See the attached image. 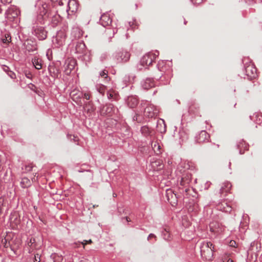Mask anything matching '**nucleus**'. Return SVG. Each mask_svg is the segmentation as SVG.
<instances>
[{
  "instance_id": "1",
  "label": "nucleus",
  "mask_w": 262,
  "mask_h": 262,
  "mask_svg": "<svg viewBox=\"0 0 262 262\" xmlns=\"http://www.w3.org/2000/svg\"><path fill=\"white\" fill-rule=\"evenodd\" d=\"M202 257L207 261H211L213 259L214 246L210 242H203L200 246Z\"/></svg>"
},
{
  "instance_id": "2",
  "label": "nucleus",
  "mask_w": 262,
  "mask_h": 262,
  "mask_svg": "<svg viewBox=\"0 0 262 262\" xmlns=\"http://www.w3.org/2000/svg\"><path fill=\"white\" fill-rule=\"evenodd\" d=\"M76 64V61L75 59L69 58L64 63V73L66 75H69L71 74L72 71L75 68Z\"/></svg>"
},
{
  "instance_id": "3",
  "label": "nucleus",
  "mask_w": 262,
  "mask_h": 262,
  "mask_svg": "<svg viewBox=\"0 0 262 262\" xmlns=\"http://www.w3.org/2000/svg\"><path fill=\"white\" fill-rule=\"evenodd\" d=\"M156 58V55L152 53H148L143 56L141 59V64L143 66L150 65Z\"/></svg>"
},
{
  "instance_id": "4",
  "label": "nucleus",
  "mask_w": 262,
  "mask_h": 262,
  "mask_svg": "<svg viewBox=\"0 0 262 262\" xmlns=\"http://www.w3.org/2000/svg\"><path fill=\"white\" fill-rule=\"evenodd\" d=\"M210 232L214 234H220L224 230V227L217 222H212L209 225Z\"/></svg>"
},
{
  "instance_id": "5",
  "label": "nucleus",
  "mask_w": 262,
  "mask_h": 262,
  "mask_svg": "<svg viewBox=\"0 0 262 262\" xmlns=\"http://www.w3.org/2000/svg\"><path fill=\"white\" fill-rule=\"evenodd\" d=\"M71 97L73 100L75 101L77 104L82 105L83 102L81 101V98L83 97V94L77 90H74L71 92Z\"/></svg>"
},
{
  "instance_id": "6",
  "label": "nucleus",
  "mask_w": 262,
  "mask_h": 262,
  "mask_svg": "<svg viewBox=\"0 0 262 262\" xmlns=\"http://www.w3.org/2000/svg\"><path fill=\"white\" fill-rule=\"evenodd\" d=\"M158 110L153 105L147 106L144 110V115L148 118H152L157 115Z\"/></svg>"
},
{
  "instance_id": "7",
  "label": "nucleus",
  "mask_w": 262,
  "mask_h": 262,
  "mask_svg": "<svg viewBox=\"0 0 262 262\" xmlns=\"http://www.w3.org/2000/svg\"><path fill=\"white\" fill-rule=\"evenodd\" d=\"M246 75L250 78H254L257 76V69L253 64H249L245 68Z\"/></svg>"
},
{
  "instance_id": "8",
  "label": "nucleus",
  "mask_w": 262,
  "mask_h": 262,
  "mask_svg": "<svg viewBox=\"0 0 262 262\" xmlns=\"http://www.w3.org/2000/svg\"><path fill=\"white\" fill-rule=\"evenodd\" d=\"M166 193L168 202L172 206L176 205L178 201L176 194L171 189H167Z\"/></svg>"
},
{
  "instance_id": "9",
  "label": "nucleus",
  "mask_w": 262,
  "mask_h": 262,
  "mask_svg": "<svg viewBox=\"0 0 262 262\" xmlns=\"http://www.w3.org/2000/svg\"><path fill=\"white\" fill-rule=\"evenodd\" d=\"M10 220L11 226L13 228H17L20 222L19 215L16 212L11 214Z\"/></svg>"
},
{
  "instance_id": "10",
  "label": "nucleus",
  "mask_w": 262,
  "mask_h": 262,
  "mask_svg": "<svg viewBox=\"0 0 262 262\" xmlns=\"http://www.w3.org/2000/svg\"><path fill=\"white\" fill-rule=\"evenodd\" d=\"M47 32L42 27H37L34 29V34L39 40H43L47 37Z\"/></svg>"
},
{
  "instance_id": "11",
  "label": "nucleus",
  "mask_w": 262,
  "mask_h": 262,
  "mask_svg": "<svg viewBox=\"0 0 262 262\" xmlns=\"http://www.w3.org/2000/svg\"><path fill=\"white\" fill-rule=\"evenodd\" d=\"M19 13V11L16 8L11 7L7 11V17L10 20H13L18 16Z\"/></svg>"
},
{
  "instance_id": "12",
  "label": "nucleus",
  "mask_w": 262,
  "mask_h": 262,
  "mask_svg": "<svg viewBox=\"0 0 262 262\" xmlns=\"http://www.w3.org/2000/svg\"><path fill=\"white\" fill-rule=\"evenodd\" d=\"M28 246L30 248L29 250V253H32L34 250H40L41 245L36 242L35 239L34 238H30L28 243Z\"/></svg>"
},
{
  "instance_id": "13",
  "label": "nucleus",
  "mask_w": 262,
  "mask_h": 262,
  "mask_svg": "<svg viewBox=\"0 0 262 262\" xmlns=\"http://www.w3.org/2000/svg\"><path fill=\"white\" fill-rule=\"evenodd\" d=\"M232 185L229 182H226L222 184L220 189V193L222 196H225L231 189Z\"/></svg>"
},
{
  "instance_id": "14",
  "label": "nucleus",
  "mask_w": 262,
  "mask_h": 262,
  "mask_svg": "<svg viewBox=\"0 0 262 262\" xmlns=\"http://www.w3.org/2000/svg\"><path fill=\"white\" fill-rule=\"evenodd\" d=\"M130 54L129 52L124 51L118 53L117 59L119 62H126L130 58Z\"/></svg>"
},
{
  "instance_id": "15",
  "label": "nucleus",
  "mask_w": 262,
  "mask_h": 262,
  "mask_svg": "<svg viewBox=\"0 0 262 262\" xmlns=\"http://www.w3.org/2000/svg\"><path fill=\"white\" fill-rule=\"evenodd\" d=\"M115 108L112 104L106 105L103 107L101 111V113L103 115H111L115 111Z\"/></svg>"
},
{
  "instance_id": "16",
  "label": "nucleus",
  "mask_w": 262,
  "mask_h": 262,
  "mask_svg": "<svg viewBox=\"0 0 262 262\" xmlns=\"http://www.w3.org/2000/svg\"><path fill=\"white\" fill-rule=\"evenodd\" d=\"M127 103L128 106L130 108H134L137 105L138 103V100L136 97L134 96H130L128 97L127 99Z\"/></svg>"
},
{
  "instance_id": "17",
  "label": "nucleus",
  "mask_w": 262,
  "mask_h": 262,
  "mask_svg": "<svg viewBox=\"0 0 262 262\" xmlns=\"http://www.w3.org/2000/svg\"><path fill=\"white\" fill-rule=\"evenodd\" d=\"M26 50L28 52H32L36 50V46L33 42L31 40H27L25 43Z\"/></svg>"
},
{
  "instance_id": "18",
  "label": "nucleus",
  "mask_w": 262,
  "mask_h": 262,
  "mask_svg": "<svg viewBox=\"0 0 262 262\" xmlns=\"http://www.w3.org/2000/svg\"><path fill=\"white\" fill-rule=\"evenodd\" d=\"M100 20L103 26H105L110 25L111 23V19L107 14H104L102 15Z\"/></svg>"
},
{
  "instance_id": "19",
  "label": "nucleus",
  "mask_w": 262,
  "mask_h": 262,
  "mask_svg": "<svg viewBox=\"0 0 262 262\" xmlns=\"http://www.w3.org/2000/svg\"><path fill=\"white\" fill-rule=\"evenodd\" d=\"M209 137V134L206 131L203 130L199 134L198 142L199 143L204 142L205 140H208Z\"/></svg>"
},
{
  "instance_id": "20",
  "label": "nucleus",
  "mask_w": 262,
  "mask_h": 262,
  "mask_svg": "<svg viewBox=\"0 0 262 262\" xmlns=\"http://www.w3.org/2000/svg\"><path fill=\"white\" fill-rule=\"evenodd\" d=\"M238 148L239 150L240 154H243L245 150L248 149V145L245 141H242L239 142L238 144Z\"/></svg>"
},
{
  "instance_id": "21",
  "label": "nucleus",
  "mask_w": 262,
  "mask_h": 262,
  "mask_svg": "<svg viewBox=\"0 0 262 262\" xmlns=\"http://www.w3.org/2000/svg\"><path fill=\"white\" fill-rule=\"evenodd\" d=\"M151 146L153 150L156 154L158 155L161 153V146L157 141H152Z\"/></svg>"
},
{
  "instance_id": "22",
  "label": "nucleus",
  "mask_w": 262,
  "mask_h": 262,
  "mask_svg": "<svg viewBox=\"0 0 262 262\" xmlns=\"http://www.w3.org/2000/svg\"><path fill=\"white\" fill-rule=\"evenodd\" d=\"M155 86L154 81L151 79H146L143 84V88L144 89L148 90L150 88Z\"/></svg>"
},
{
  "instance_id": "23",
  "label": "nucleus",
  "mask_w": 262,
  "mask_h": 262,
  "mask_svg": "<svg viewBox=\"0 0 262 262\" xmlns=\"http://www.w3.org/2000/svg\"><path fill=\"white\" fill-rule=\"evenodd\" d=\"M218 209H220L222 211L226 212H230L231 211V208L227 203H225L223 204H219L217 206Z\"/></svg>"
},
{
  "instance_id": "24",
  "label": "nucleus",
  "mask_w": 262,
  "mask_h": 262,
  "mask_svg": "<svg viewBox=\"0 0 262 262\" xmlns=\"http://www.w3.org/2000/svg\"><path fill=\"white\" fill-rule=\"evenodd\" d=\"M68 6L69 11H71L72 12H74L77 10V4L74 0L69 1Z\"/></svg>"
},
{
  "instance_id": "25",
  "label": "nucleus",
  "mask_w": 262,
  "mask_h": 262,
  "mask_svg": "<svg viewBox=\"0 0 262 262\" xmlns=\"http://www.w3.org/2000/svg\"><path fill=\"white\" fill-rule=\"evenodd\" d=\"M32 63L36 69L39 70L42 68L41 60L34 57L32 59Z\"/></svg>"
},
{
  "instance_id": "26",
  "label": "nucleus",
  "mask_w": 262,
  "mask_h": 262,
  "mask_svg": "<svg viewBox=\"0 0 262 262\" xmlns=\"http://www.w3.org/2000/svg\"><path fill=\"white\" fill-rule=\"evenodd\" d=\"M20 185L22 187L27 188L31 186V183L28 178L26 177H24L21 179V181L20 182Z\"/></svg>"
},
{
  "instance_id": "27",
  "label": "nucleus",
  "mask_w": 262,
  "mask_h": 262,
  "mask_svg": "<svg viewBox=\"0 0 262 262\" xmlns=\"http://www.w3.org/2000/svg\"><path fill=\"white\" fill-rule=\"evenodd\" d=\"M85 45L83 42H78L75 46L76 52L77 53H81L85 49Z\"/></svg>"
},
{
  "instance_id": "28",
  "label": "nucleus",
  "mask_w": 262,
  "mask_h": 262,
  "mask_svg": "<svg viewBox=\"0 0 262 262\" xmlns=\"http://www.w3.org/2000/svg\"><path fill=\"white\" fill-rule=\"evenodd\" d=\"M141 132L144 136H149L152 135V130L147 126H143L141 127Z\"/></svg>"
},
{
  "instance_id": "29",
  "label": "nucleus",
  "mask_w": 262,
  "mask_h": 262,
  "mask_svg": "<svg viewBox=\"0 0 262 262\" xmlns=\"http://www.w3.org/2000/svg\"><path fill=\"white\" fill-rule=\"evenodd\" d=\"M51 257L53 260V262H62L63 258L61 255H59L57 254H52Z\"/></svg>"
},
{
  "instance_id": "30",
  "label": "nucleus",
  "mask_w": 262,
  "mask_h": 262,
  "mask_svg": "<svg viewBox=\"0 0 262 262\" xmlns=\"http://www.w3.org/2000/svg\"><path fill=\"white\" fill-rule=\"evenodd\" d=\"M84 110L86 111L87 112L91 113L92 112H93L94 111V108L93 106L92 105V104L89 102L88 104H85V106L84 107Z\"/></svg>"
},
{
  "instance_id": "31",
  "label": "nucleus",
  "mask_w": 262,
  "mask_h": 262,
  "mask_svg": "<svg viewBox=\"0 0 262 262\" xmlns=\"http://www.w3.org/2000/svg\"><path fill=\"white\" fill-rule=\"evenodd\" d=\"M56 40L57 41V43L58 46H62L64 42V38L60 37L59 38V35H58L57 36Z\"/></svg>"
},
{
  "instance_id": "32",
  "label": "nucleus",
  "mask_w": 262,
  "mask_h": 262,
  "mask_svg": "<svg viewBox=\"0 0 262 262\" xmlns=\"http://www.w3.org/2000/svg\"><path fill=\"white\" fill-rule=\"evenodd\" d=\"M105 89H106V88L103 85H100L97 88L98 91L103 95L104 94Z\"/></svg>"
},
{
  "instance_id": "33",
  "label": "nucleus",
  "mask_w": 262,
  "mask_h": 262,
  "mask_svg": "<svg viewBox=\"0 0 262 262\" xmlns=\"http://www.w3.org/2000/svg\"><path fill=\"white\" fill-rule=\"evenodd\" d=\"M156 165H158L159 166V168H158V169H160L163 167L162 164L160 160L152 162V166L153 167H155Z\"/></svg>"
},
{
  "instance_id": "34",
  "label": "nucleus",
  "mask_w": 262,
  "mask_h": 262,
  "mask_svg": "<svg viewBox=\"0 0 262 262\" xmlns=\"http://www.w3.org/2000/svg\"><path fill=\"white\" fill-rule=\"evenodd\" d=\"M41 252H37L34 255V262H39L40 261Z\"/></svg>"
},
{
  "instance_id": "35",
  "label": "nucleus",
  "mask_w": 262,
  "mask_h": 262,
  "mask_svg": "<svg viewBox=\"0 0 262 262\" xmlns=\"http://www.w3.org/2000/svg\"><path fill=\"white\" fill-rule=\"evenodd\" d=\"M190 180L186 178H182L180 182V184L182 186L185 185L186 184H188Z\"/></svg>"
},
{
  "instance_id": "36",
  "label": "nucleus",
  "mask_w": 262,
  "mask_h": 262,
  "mask_svg": "<svg viewBox=\"0 0 262 262\" xmlns=\"http://www.w3.org/2000/svg\"><path fill=\"white\" fill-rule=\"evenodd\" d=\"M117 97L116 94L113 92H109L108 93V98L109 99H116Z\"/></svg>"
},
{
  "instance_id": "37",
  "label": "nucleus",
  "mask_w": 262,
  "mask_h": 262,
  "mask_svg": "<svg viewBox=\"0 0 262 262\" xmlns=\"http://www.w3.org/2000/svg\"><path fill=\"white\" fill-rule=\"evenodd\" d=\"M182 224L184 226L187 227L190 225V223L187 221L185 218H183L182 220Z\"/></svg>"
},
{
  "instance_id": "38",
  "label": "nucleus",
  "mask_w": 262,
  "mask_h": 262,
  "mask_svg": "<svg viewBox=\"0 0 262 262\" xmlns=\"http://www.w3.org/2000/svg\"><path fill=\"white\" fill-rule=\"evenodd\" d=\"M33 167V166L32 164H30L28 165H26L25 167V171L26 172H29L32 170Z\"/></svg>"
},
{
  "instance_id": "39",
  "label": "nucleus",
  "mask_w": 262,
  "mask_h": 262,
  "mask_svg": "<svg viewBox=\"0 0 262 262\" xmlns=\"http://www.w3.org/2000/svg\"><path fill=\"white\" fill-rule=\"evenodd\" d=\"M107 71L104 70L100 72V75L101 76V77L106 78L107 77Z\"/></svg>"
},
{
  "instance_id": "40",
  "label": "nucleus",
  "mask_w": 262,
  "mask_h": 262,
  "mask_svg": "<svg viewBox=\"0 0 262 262\" xmlns=\"http://www.w3.org/2000/svg\"><path fill=\"white\" fill-rule=\"evenodd\" d=\"M118 211L119 213V215H121L122 214L124 213L125 209L123 207H119L118 208Z\"/></svg>"
},
{
  "instance_id": "41",
  "label": "nucleus",
  "mask_w": 262,
  "mask_h": 262,
  "mask_svg": "<svg viewBox=\"0 0 262 262\" xmlns=\"http://www.w3.org/2000/svg\"><path fill=\"white\" fill-rule=\"evenodd\" d=\"M91 243H92V241L91 239H90L89 241L84 240L82 242H81V244L83 245V247H84L86 244H90Z\"/></svg>"
},
{
  "instance_id": "42",
  "label": "nucleus",
  "mask_w": 262,
  "mask_h": 262,
  "mask_svg": "<svg viewBox=\"0 0 262 262\" xmlns=\"http://www.w3.org/2000/svg\"><path fill=\"white\" fill-rule=\"evenodd\" d=\"M229 246L235 248L236 247L237 244L235 241L232 240L229 242Z\"/></svg>"
},
{
  "instance_id": "43",
  "label": "nucleus",
  "mask_w": 262,
  "mask_h": 262,
  "mask_svg": "<svg viewBox=\"0 0 262 262\" xmlns=\"http://www.w3.org/2000/svg\"><path fill=\"white\" fill-rule=\"evenodd\" d=\"M11 40V37L9 35L7 37H5V38L3 39V41L4 43H8L10 42V40Z\"/></svg>"
},
{
  "instance_id": "44",
  "label": "nucleus",
  "mask_w": 262,
  "mask_h": 262,
  "mask_svg": "<svg viewBox=\"0 0 262 262\" xmlns=\"http://www.w3.org/2000/svg\"><path fill=\"white\" fill-rule=\"evenodd\" d=\"M223 262H233V260L227 256L223 258Z\"/></svg>"
},
{
  "instance_id": "45",
  "label": "nucleus",
  "mask_w": 262,
  "mask_h": 262,
  "mask_svg": "<svg viewBox=\"0 0 262 262\" xmlns=\"http://www.w3.org/2000/svg\"><path fill=\"white\" fill-rule=\"evenodd\" d=\"M139 118V116L137 115L134 117L133 120L137 121L138 122H141V119H140Z\"/></svg>"
},
{
  "instance_id": "46",
  "label": "nucleus",
  "mask_w": 262,
  "mask_h": 262,
  "mask_svg": "<svg viewBox=\"0 0 262 262\" xmlns=\"http://www.w3.org/2000/svg\"><path fill=\"white\" fill-rule=\"evenodd\" d=\"M193 4H200L203 0H191Z\"/></svg>"
},
{
  "instance_id": "47",
  "label": "nucleus",
  "mask_w": 262,
  "mask_h": 262,
  "mask_svg": "<svg viewBox=\"0 0 262 262\" xmlns=\"http://www.w3.org/2000/svg\"><path fill=\"white\" fill-rule=\"evenodd\" d=\"M1 2L4 4L10 3L11 2V0H1Z\"/></svg>"
},
{
  "instance_id": "48",
  "label": "nucleus",
  "mask_w": 262,
  "mask_h": 262,
  "mask_svg": "<svg viewBox=\"0 0 262 262\" xmlns=\"http://www.w3.org/2000/svg\"><path fill=\"white\" fill-rule=\"evenodd\" d=\"M84 98L86 99V100H89L90 98L89 94H86V93L84 94Z\"/></svg>"
},
{
  "instance_id": "49",
  "label": "nucleus",
  "mask_w": 262,
  "mask_h": 262,
  "mask_svg": "<svg viewBox=\"0 0 262 262\" xmlns=\"http://www.w3.org/2000/svg\"><path fill=\"white\" fill-rule=\"evenodd\" d=\"M156 237V236L153 234H150L148 237V239H150L151 238Z\"/></svg>"
},
{
  "instance_id": "50",
  "label": "nucleus",
  "mask_w": 262,
  "mask_h": 262,
  "mask_svg": "<svg viewBox=\"0 0 262 262\" xmlns=\"http://www.w3.org/2000/svg\"><path fill=\"white\" fill-rule=\"evenodd\" d=\"M125 220H126L127 222H129L131 221L130 218L128 217H125Z\"/></svg>"
},
{
  "instance_id": "51",
  "label": "nucleus",
  "mask_w": 262,
  "mask_h": 262,
  "mask_svg": "<svg viewBox=\"0 0 262 262\" xmlns=\"http://www.w3.org/2000/svg\"><path fill=\"white\" fill-rule=\"evenodd\" d=\"M72 136H71V137H72ZM76 137H75L74 136H73V139L75 141H76Z\"/></svg>"
},
{
  "instance_id": "52",
  "label": "nucleus",
  "mask_w": 262,
  "mask_h": 262,
  "mask_svg": "<svg viewBox=\"0 0 262 262\" xmlns=\"http://www.w3.org/2000/svg\"><path fill=\"white\" fill-rule=\"evenodd\" d=\"M189 111H190V112H191V111H192V106L190 107V108H189Z\"/></svg>"
},
{
  "instance_id": "53",
  "label": "nucleus",
  "mask_w": 262,
  "mask_h": 262,
  "mask_svg": "<svg viewBox=\"0 0 262 262\" xmlns=\"http://www.w3.org/2000/svg\"><path fill=\"white\" fill-rule=\"evenodd\" d=\"M113 196H114V197H115V196H117V194H116V193H114V194H113Z\"/></svg>"
},
{
  "instance_id": "54",
  "label": "nucleus",
  "mask_w": 262,
  "mask_h": 262,
  "mask_svg": "<svg viewBox=\"0 0 262 262\" xmlns=\"http://www.w3.org/2000/svg\"><path fill=\"white\" fill-rule=\"evenodd\" d=\"M13 75H14V73H12V75H10V76L11 77V78H13Z\"/></svg>"
},
{
  "instance_id": "55",
  "label": "nucleus",
  "mask_w": 262,
  "mask_h": 262,
  "mask_svg": "<svg viewBox=\"0 0 262 262\" xmlns=\"http://www.w3.org/2000/svg\"><path fill=\"white\" fill-rule=\"evenodd\" d=\"M13 75H14V73H12V75H10V76L11 77V78H13Z\"/></svg>"
},
{
  "instance_id": "56",
  "label": "nucleus",
  "mask_w": 262,
  "mask_h": 262,
  "mask_svg": "<svg viewBox=\"0 0 262 262\" xmlns=\"http://www.w3.org/2000/svg\"><path fill=\"white\" fill-rule=\"evenodd\" d=\"M32 181H35V178H33V179H32Z\"/></svg>"
},
{
  "instance_id": "57",
  "label": "nucleus",
  "mask_w": 262,
  "mask_h": 262,
  "mask_svg": "<svg viewBox=\"0 0 262 262\" xmlns=\"http://www.w3.org/2000/svg\"><path fill=\"white\" fill-rule=\"evenodd\" d=\"M80 262H85L84 261L81 260Z\"/></svg>"
}]
</instances>
